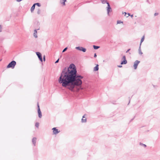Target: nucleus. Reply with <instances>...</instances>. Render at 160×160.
Masks as SVG:
<instances>
[{"mask_svg":"<svg viewBox=\"0 0 160 160\" xmlns=\"http://www.w3.org/2000/svg\"><path fill=\"white\" fill-rule=\"evenodd\" d=\"M43 60L44 61H45V55H44L43 57Z\"/></svg>","mask_w":160,"mask_h":160,"instance_id":"obj_29","label":"nucleus"},{"mask_svg":"<svg viewBox=\"0 0 160 160\" xmlns=\"http://www.w3.org/2000/svg\"><path fill=\"white\" fill-rule=\"evenodd\" d=\"M140 145L142 146L143 147H144L145 148L147 146L145 144L142 143L141 142H140Z\"/></svg>","mask_w":160,"mask_h":160,"instance_id":"obj_21","label":"nucleus"},{"mask_svg":"<svg viewBox=\"0 0 160 160\" xmlns=\"http://www.w3.org/2000/svg\"><path fill=\"white\" fill-rule=\"evenodd\" d=\"M90 2V1H87V2H86V3H89V2Z\"/></svg>","mask_w":160,"mask_h":160,"instance_id":"obj_37","label":"nucleus"},{"mask_svg":"<svg viewBox=\"0 0 160 160\" xmlns=\"http://www.w3.org/2000/svg\"><path fill=\"white\" fill-rule=\"evenodd\" d=\"M1 38H0V41H1Z\"/></svg>","mask_w":160,"mask_h":160,"instance_id":"obj_42","label":"nucleus"},{"mask_svg":"<svg viewBox=\"0 0 160 160\" xmlns=\"http://www.w3.org/2000/svg\"><path fill=\"white\" fill-rule=\"evenodd\" d=\"M67 0H61L60 1V3L63 5L65 6V2H66Z\"/></svg>","mask_w":160,"mask_h":160,"instance_id":"obj_14","label":"nucleus"},{"mask_svg":"<svg viewBox=\"0 0 160 160\" xmlns=\"http://www.w3.org/2000/svg\"><path fill=\"white\" fill-rule=\"evenodd\" d=\"M38 116L39 118H41L42 117V114L40 109L38 110Z\"/></svg>","mask_w":160,"mask_h":160,"instance_id":"obj_10","label":"nucleus"},{"mask_svg":"<svg viewBox=\"0 0 160 160\" xmlns=\"http://www.w3.org/2000/svg\"><path fill=\"white\" fill-rule=\"evenodd\" d=\"M107 7V14L109 15V12L112 11V8L109 3H108Z\"/></svg>","mask_w":160,"mask_h":160,"instance_id":"obj_5","label":"nucleus"},{"mask_svg":"<svg viewBox=\"0 0 160 160\" xmlns=\"http://www.w3.org/2000/svg\"><path fill=\"white\" fill-rule=\"evenodd\" d=\"M35 4H34L32 5V7H31V11L32 12L34 10L35 8Z\"/></svg>","mask_w":160,"mask_h":160,"instance_id":"obj_15","label":"nucleus"},{"mask_svg":"<svg viewBox=\"0 0 160 160\" xmlns=\"http://www.w3.org/2000/svg\"><path fill=\"white\" fill-rule=\"evenodd\" d=\"M144 36H143L142 37V38L141 39V40L140 43V46H141V43L144 41Z\"/></svg>","mask_w":160,"mask_h":160,"instance_id":"obj_18","label":"nucleus"},{"mask_svg":"<svg viewBox=\"0 0 160 160\" xmlns=\"http://www.w3.org/2000/svg\"><path fill=\"white\" fill-rule=\"evenodd\" d=\"M98 64H97L96 66H95L94 68V69H93V70L94 71H98V69H99V68H98Z\"/></svg>","mask_w":160,"mask_h":160,"instance_id":"obj_13","label":"nucleus"},{"mask_svg":"<svg viewBox=\"0 0 160 160\" xmlns=\"http://www.w3.org/2000/svg\"><path fill=\"white\" fill-rule=\"evenodd\" d=\"M39 125V123L38 122H37L35 123V126L38 128Z\"/></svg>","mask_w":160,"mask_h":160,"instance_id":"obj_22","label":"nucleus"},{"mask_svg":"<svg viewBox=\"0 0 160 160\" xmlns=\"http://www.w3.org/2000/svg\"><path fill=\"white\" fill-rule=\"evenodd\" d=\"M2 26L1 25H0V32L2 31Z\"/></svg>","mask_w":160,"mask_h":160,"instance_id":"obj_27","label":"nucleus"},{"mask_svg":"<svg viewBox=\"0 0 160 160\" xmlns=\"http://www.w3.org/2000/svg\"><path fill=\"white\" fill-rule=\"evenodd\" d=\"M103 4H105L106 3L107 4L108 3H109L108 2H107V0H101Z\"/></svg>","mask_w":160,"mask_h":160,"instance_id":"obj_16","label":"nucleus"},{"mask_svg":"<svg viewBox=\"0 0 160 160\" xmlns=\"http://www.w3.org/2000/svg\"><path fill=\"white\" fill-rule=\"evenodd\" d=\"M22 0H16V1L17 2H20L21 1H22Z\"/></svg>","mask_w":160,"mask_h":160,"instance_id":"obj_34","label":"nucleus"},{"mask_svg":"<svg viewBox=\"0 0 160 160\" xmlns=\"http://www.w3.org/2000/svg\"><path fill=\"white\" fill-rule=\"evenodd\" d=\"M139 53L140 54H142V52L141 50V46L140 45L139 48L138 49Z\"/></svg>","mask_w":160,"mask_h":160,"instance_id":"obj_19","label":"nucleus"},{"mask_svg":"<svg viewBox=\"0 0 160 160\" xmlns=\"http://www.w3.org/2000/svg\"><path fill=\"white\" fill-rule=\"evenodd\" d=\"M128 16H127V17H128V16H130V14L129 13H128Z\"/></svg>","mask_w":160,"mask_h":160,"instance_id":"obj_35","label":"nucleus"},{"mask_svg":"<svg viewBox=\"0 0 160 160\" xmlns=\"http://www.w3.org/2000/svg\"><path fill=\"white\" fill-rule=\"evenodd\" d=\"M129 54H131V53L129 52Z\"/></svg>","mask_w":160,"mask_h":160,"instance_id":"obj_41","label":"nucleus"},{"mask_svg":"<svg viewBox=\"0 0 160 160\" xmlns=\"http://www.w3.org/2000/svg\"><path fill=\"white\" fill-rule=\"evenodd\" d=\"M16 64V61L13 60L8 64L7 66V68H11L12 69L14 68Z\"/></svg>","mask_w":160,"mask_h":160,"instance_id":"obj_2","label":"nucleus"},{"mask_svg":"<svg viewBox=\"0 0 160 160\" xmlns=\"http://www.w3.org/2000/svg\"><path fill=\"white\" fill-rule=\"evenodd\" d=\"M75 49L79 51H82L83 52H85L86 51V48L82 47L79 46L76 47Z\"/></svg>","mask_w":160,"mask_h":160,"instance_id":"obj_3","label":"nucleus"},{"mask_svg":"<svg viewBox=\"0 0 160 160\" xmlns=\"http://www.w3.org/2000/svg\"><path fill=\"white\" fill-rule=\"evenodd\" d=\"M39 29H35L34 31V32L33 33V36L35 38H37L38 37V36L37 35V30Z\"/></svg>","mask_w":160,"mask_h":160,"instance_id":"obj_11","label":"nucleus"},{"mask_svg":"<svg viewBox=\"0 0 160 160\" xmlns=\"http://www.w3.org/2000/svg\"><path fill=\"white\" fill-rule=\"evenodd\" d=\"M140 62L138 60L135 61L134 62L133 67L135 69H136L137 68V66Z\"/></svg>","mask_w":160,"mask_h":160,"instance_id":"obj_7","label":"nucleus"},{"mask_svg":"<svg viewBox=\"0 0 160 160\" xmlns=\"http://www.w3.org/2000/svg\"><path fill=\"white\" fill-rule=\"evenodd\" d=\"M36 54L38 56L39 60L42 62V58L41 54L39 52H36Z\"/></svg>","mask_w":160,"mask_h":160,"instance_id":"obj_4","label":"nucleus"},{"mask_svg":"<svg viewBox=\"0 0 160 160\" xmlns=\"http://www.w3.org/2000/svg\"><path fill=\"white\" fill-rule=\"evenodd\" d=\"M85 114L83 115L82 119V122H86V118L85 117Z\"/></svg>","mask_w":160,"mask_h":160,"instance_id":"obj_12","label":"nucleus"},{"mask_svg":"<svg viewBox=\"0 0 160 160\" xmlns=\"http://www.w3.org/2000/svg\"><path fill=\"white\" fill-rule=\"evenodd\" d=\"M68 49V47H66L63 50L62 52H65Z\"/></svg>","mask_w":160,"mask_h":160,"instance_id":"obj_25","label":"nucleus"},{"mask_svg":"<svg viewBox=\"0 0 160 160\" xmlns=\"http://www.w3.org/2000/svg\"><path fill=\"white\" fill-rule=\"evenodd\" d=\"M147 2H149L148 0H147Z\"/></svg>","mask_w":160,"mask_h":160,"instance_id":"obj_39","label":"nucleus"},{"mask_svg":"<svg viewBox=\"0 0 160 160\" xmlns=\"http://www.w3.org/2000/svg\"><path fill=\"white\" fill-rule=\"evenodd\" d=\"M59 59L58 58V60H57L55 62V63H57L59 62Z\"/></svg>","mask_w":160,"mask_h":160,"instance_id":"obj_28","label":"nucleus"},{"mask_svg":"<svg viewBox=\"0 0 160 160\" xmlns=\"http://www.w3.org/2000/svg\"><path fill=\"white\" fill-rule=\"evenodd\" d=\"M122 59H123V60L121 61V64H127V61L126 59L125 56L124 55L123 56Z\"/></svg>","mask_w":160,"mask_h":160,"instance_id":"obj_6","label":"nucleus"},{"mask_svg":"<svg viewBox=\"0 0 160 160\" xmlns=\"http://www.w3.org/2000/svg\"><path fill=\"white\" fill-rule=\"evenodd\" d=\"M93 46L94 49L95 50L97 49H98L100 47L99 46H96L95 45H93Z\"/></svg>","mask_w":160,"mask_h":160,"instance_id":"obj_17","label":"nucleus"},{"mask_svg":"<svg viewBox=\"0 0 160 160\" xmlns=\"http://www.w3.org/2000/svg\"><path fill=\"white\" fill-rule=\"evenodd\" d=\"M134 119V118H132V119H131L130 120V122H131Z\"/></svg>","mask_w":160,"mask_h":160,"instance_id":"obj_36","label":"nucleus"},{"mask_svg":"<svg viewBox=\"0 0 160 160\" xmlns=\"http://www.w3.org/2000/svg\"><path fill=\"white\" fill-rule=\"evenodd\" d=\"M124 13H125V14H127V13L126 12H124Z\"/></svg>","mask_w":160,"mask_h":160,"instance_id":"obj_40","label":"nucleus"},{"mask_svg":"<svg viewBox=\"0 0 160 160\" xmlns=\"http://www.w3.org/2000/svg\"><path fill=\"white\" fill-rule=\"evenodd\" d=\"M41 10L39 9H38L37 11V13L38 14H40L41 13Z\"/></svg>","mask_w":160,"mask_h":160,"instance_id":"obj_23","label":"nucleus"},{"mask_svg":"<svg viewBox=\"0 0 160 160\" xmlns=\"http://www.w3.org/2000/svg\"><path fill=\"white\" fill-rule=\"evenodd\" d=\"M97 55L96 53H95L94 54V58H96L97 57Z\"/></svg>","mask_w":160,"mask_h":160,"instance_id":"obj_30","label":"nucleus"},{"mask_svg":"<svg viewBox=\"0 0 160 160\" xmlns=\"http://www.w3.org/2000/svg\"><path fill=\"white\" fill-rule=\"evenodd\" d=\"M118 67L119 68H122V65H118Z\"/></svg>","mask_w":160,"mask_h":160,"instance_id":"obj_32","label":"nucleus"},{"mask_svg":"<svg viewBox=\"0 0 160 160\" xmlns=\"http://www.w3.org/2000/svg\"><path fill=\"white\" fill-rule=\"evenodd\" d=\"M37 108H38V110H39V109H40L39 107V105L38 102L37 103Z\"/></svg>","mask_w":160,"mask_h":160,"instance_id":"obj_26","label":"nucleus"},{"mask_svg":"<svg viewBox=\"0 0 160 160\" xmlns=\"http://www.w3.org/2000/svg\"><path fill=\"white\" fill-rule=\"evenodd\" d=\"M158 13H155V14H154V16H156L157 15H158Z\"/></svg>","mask_w":160,"mask_h":160,"instance_id":"obj_33","label":"nucleus"},{"mask_svg":"<svg viewBox=\"0 0 160 160\" xmlns=\"http://www.w3.org/2000/svg\"><path fill=\"white\" fill-rule=\"evenodd\" d=\"M131 50V49L130 48L128 49L126 52V53H127L130 50Z\"/></svg>","mask_w":160,"mask_h":160,"instance_id":"obj_31","label":"nucleus"},{"mask_svg":"<svg viewBox=\"0 0 160 160\" xmlns=\"http://www.w3.org/2000/svg\"><path fill=\"white\" fill-rule=\"evenodd\" d=\"M53 130V134H56L60 132V131L58 130V129H57L56 128H52Z\"/></svg>","mask_w":160,"mask_h":160,"instance_id":"obj_8","label":"nucleus"},{"mask_svg":"<svg viewBox=\"0 0 160 160\" xmlns=\"http://www.w3.org/2000/svg\"><path fill=\"white\" fill-rule=\"evenodd\" d=\"M34 4H35V6L36 5H37L38 6L40 7L41 6V4L39 3H34Z\"/></svg>","mask_w":160,"mask_h":160,"instance_id":"obj_20","label":"nucleus"},{"mask_svg":"<svg viewBox=\"0 0 160 160\" xmlns=\"http://www.w3.org/2000/svg\"><path fill=\"white\" fill-rule=\"evenodd\" d=\"M83 78L82 76L77 74L76 66L74 64L71 63L67 68L65 67L62 70L58 82L62 87L74 92L75 87H81L82 84L81 79Z\"/></svg>","mask_w":160,"mask_h":160,"instance_id":"obj_1","label":"nucleus"},{"mask_svg":"<svg viewBox=\"0 0 160 160\" xmlns=\"http://www.w3.org/2000/svg\"><path fill=\"white\" fill-rule=\"evenodd\" d=\"M37 138L36 137H34L32 139V142L34 146H36V142Z\"/></svg>","mask_w":160,"mask_h":160,"instance_id":"obj_9","label":"nucleus"},{"mask_svg":"<svg viewBox=\"0 0 160 160\" xmlns=\"http://www.w3.org/2000/svg\"><path fill=\"white\" fill-rule=\"evenodd\" d=\"M117 23L118 24H120V23H123V22H122V21H120V20H118L117 22Z\"/></svg>","mask_w":160,"mask_h":160,"instance_id":"obj_24","label":"nucleus"},{"mask_svg":"<svg viewBox=\"0 0 160 160\" xmlns=\"http://www.w3.org/2000/svg\"><path fill=\"white\" fill-rule=\"evenodd\" d=\"M132 17H133V15H130Z\"/></svg>","mask_w":160,"mask_h":160,"instance_id":"obj_38","label":"nucleus"}]
</instances>
